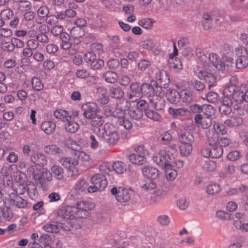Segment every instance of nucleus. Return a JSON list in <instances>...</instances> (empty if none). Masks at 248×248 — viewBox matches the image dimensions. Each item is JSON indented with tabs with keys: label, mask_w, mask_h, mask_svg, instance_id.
I'll use <instances>...</instances> for the list:
<instances>
[{
	"label": "nucleus",
	"mask_w": 248,
	"mask_h": 248,
	"mask_svg": "<svg viewBox=\"0 0 248 248\" xmlns=\"http://www.w3.org/2000/svg\"><path fill=\"white\" fill-rule=\"evenodd\" d=\"M238 56L236 60L235 67L237 69H244L248 66V56L245 52H241L239 49L236 50Z\"/></svg>",
	"instance_id": "nucleus-14"
},
{
	"label": "nucleus",
	"mask_w": 248,
	"mask_h": 248,
	"mask_svg": "<svg viewBox=\"0 0 248 248\" xmlns=\"http://www.w3.org/2000/svg\"><path fill=\"white\" fill-rule=\"evenodd\" d=\"M140 185L141 188L146 191L154 190L153 194L155 197H151V200L154 202H156L158 198L164 196L167 193L166 186L162 182L156 183L152 179H147L144 181H142Z\"/></svg>",
	"instance_id": "nucleus-1"
},
{
	"label": "nucleus",
	"mask_w": 248,
	"mask_h": 248,
	"mask_svg": "<svg viewBox=\"0 0 248 248\" xmlns=\"http://www.w3.org/2000/svg\"><path fill=\"white\" fill-rule=\"evenodd\" d=\"M43 228L48 232L57 233L59 232V221H56L46 224Z\"/></svg>",
	"instance_id": "nucleus-34"
},
{
	"label": "nucleus",
	"mask_w": 248,
	"mask_h": 248,
	"mask_svg": "<svg viewBox=\"0 0 248 248\" xmlns=\"http://www.w3.org/2000/svg\"><path fill=\"white\" fill-rule=\"evenodd\" d=\"M141 171L143 176L148 179H155L159 175V171L156 168L149 166L143 167Z\"/></svg>",
	"instance_id": "nucleus-16"
},
{
	"label": "nucleus",
	"mask_w": 248,
	"mask_h": 248,
	"mask_svg": "<svg viewBox=\"0 0 248 248\" xmlns=\"http://www.w3.org/2000/svg\"><path fill=\"white\" fill-rule=\"evenodd\" d=\"M91 182L93 186H91L88 188V191L90 193L103 190L108 184L105 176L100 173L93 175L91 179Z\"/></svg>",
	"instance_id": "nucleus-5"
},
{
	"label": "nucleus",
	"mask_w": 248,
	"mask_h": 248,
	"mask_svg": "<svg viewBox=\"0 0 248 248\" xmlns=\"http://www.w3.org/2000/svg\"><path fill=\"white\" fill-rule=\"evenodd\" d=\"M155 91L154 87L148 83H142L141 86V95L142 94L148 97L154 96Z\"/></svg>",
	"instance_id": "nucleus-32"
},
{
	"label": "nucleus",
	"mask_w": 248,
	"mask_h": 248,
	"mask_svg": "<svg viewBox=\"0 0 248 248\" xmlns=\"http://www.w3.org/2000/svg\"><path fill=\"white\" fill-rule=\"evenodd\" d=\"M112 170V165L108 162H103L99 166V170L104 174H108Z\"/></svg>",
	"instance_id": "nucleus-49"
},
{
	"label": "nucleus",
	"mask_w": 248,
	"mask_h": 248,
	"mask_svg": "<svg viewBox=\"0 0 248 248\" xmlns=\"http://www.w3.org/2000/svg\"><path fill=\"white\" fill-rule=\"evenodd\" d=\"M234 225L242 232H248V223H242L239 221H235Z\"/></svg>",
	"instance_id": "nucleus-61"
},
{
	"label": "nucleus",
	"mask_w": 248,
	"mask_h": 248,
	"mask_svg": "<svg viewBox=\"0 0 248 248\" xmlns=\"http://www.w3.org/2000/svg\"><path fill=\"white\" fill-rule=\"evenodd\" d=\"M155 87H154V96L155 95L158 97H161L162 96L164 95L165 91L163 90L164 88L163 86L159 84L158 83H155Z\"/></svg>",
	"instance_id": "nucleus-59"
},
{
	"label": "nucleus",
	"mask_w": 248,
	"mask_h": 248,
	"mask_svg": "<svg viewBox=\"0 0 248 248\" xmlns=\"http://www.w3.org/2000/svg\"><path fill=\"white\" fill-rule=\"evenodd\" d=\"M1 212L4 218L6 220H10L13 218L14 214L10 207L5 206V208H3Z\"/></svg>",
	"instance_id": "nucleus-55"
},
{
	"label": "nucleus",
	"mask_w": 248,
	"mask_h": 248,
	"mask_svg": "<svg viewBox=\"0 0 248 248\" xmlns=\"http://www.w3.org/2000/svg\"><path fill=\"white\" fill-rule=\"evenodd\" d=\"M235 167L232 163L226 164L224 169V171L219 173V176L223 179L225 178L227 176L232 175L235 172Z\"/></svg>",
	"instance_id": "nucleus-31"
},
{
	"label": "nucleus",
	"mask_w": 248,
	"mask_h": 248,
	"mask_svg": "<svg viewBox=\"0 0 248 248\" xmlns=\"http://www.w3.org/2000/svg\"><path fill=\"white\" fill-rule=\"evenodd\" d=\"M180 100L186 104H190L193 100V94L189 90H183L180 92Z\"/></svg>",
	"instance_id": "nucleus-24"
},
{
	"label": "nucleus",
	"mask_w": 248,
	"mask_h": 248,
	"mask_svg": "<svg viewBox=\"0 0 248 248\" xmlns=\"http://www.w3.org/2000/svg\"><path fill=\"white\" fill-rule=\"evenodd\" d=\"M168 65L170 69H181L182 64L178 59L171 58L168 61Z\"/></svg>",
	"instance_id": "nucleus-43"
},
{
	"label": "nucleus",
	"mask_w": 248,
	"mask_h": 248,
	"mask_svg": "<svg viewBox=\"0 0 248 248\" xmlns=\"http://www.w3.org/2000/svg\"><path fill=\"white\" fill-rule=\"evenodd\" d=\"M31 160L36 165L43 166L46 164V156L41 153L34 154L31 156Z\"/></svg>",
	"instance_id": "nucleus-25"
},
{
	"label": "nucleus",
	"mask_w": 248,
	"mask_h": 248,
	"mask_svg": "<svg viewBox=\"0 0 248 248\" xmlns=\"http://www.w3.org/2000/svg\"><path fill=\"white\" fill-rule=\"evenodd\" d=\"M104 65V62L101 59L96 58L91 63V68L93 70H99L101 69Z\"/></svg>",
	"instance_id": "nucleus-51"
},
{
	"label": "nucleus",
	"mask_w": 248,
	"mask_h": 248,
	"mask_svg": "<svg viewBox=\"0 0 248 248\" xmlns=\"http://www.w3.org/2000/svg\"><path fill=\"white\" fill-rule=\"evenodd\" d=\"M128 97L132 102L136 101L141 96V86L138 82H133L130 86V91L128 93Z\"/></svg>",
	"instance_id": "nucleus-13"
},
{
	"label": "nucleus",
	"mask_w": 248,
	"mask_h": 248,
	"mask_svg": "<svg viewBox=\"0 0 248 248\" xmlns=\"http://www.w3.org/2000/svg\"><path fill=\"white\" fill-rule=\"evenodd\" d=\"M198 77L199 78L204 79L209 84L208 85L209 88H210L212 84L216 82L215 76L213 74L204 70L200 71L198 74Z\"/></svg>",
	"instance_id": "nucleus-21"
},
{
	"label": "nucleus",
	"mask_w": 248,
	"mask_h": 248,
	"mask_svg": "<svg viewBox=\"0 0 248 248\" xmlns=\"http://www.w3.org/2000/svg\"><path fill=\"white\" fill-rule=\"evenodd\" d=\"M223 94L233 103H241L244 102V91L242 89L234 84H227L224 89Z\"/></svg>",
	"instance_id": "nucleus-3"
},
{
	"label": "nucleus",
	"mask_w": 248,
	"mask_h": 248,
	"mask_svg": "<svg viewBox=\"0 0 248 248\" xmlns=\"http://www.w3.org/2000/svg\"><path fill=\"white\" fill-rule=\"evenodd\" d=\"M203 167L207 171H212L216 168V163L213 161H206Z\"/></svg>",
	"instance_id": "nucleus-64"
},
{
	"label": "nucleus",
	"mask_w": 248,
	"mask_h": 248,
	"mask_svg": "<svg viewBox=\"0 0 248 248\" xmlns=\"http://www.w3.org/2000/svg\"><path fill=\"white\" fill-rule=\"evenodd\" d=\"M103 78L106 82L110 83H114L117 80L118 77L115 72L108 71L103 74Z\"/></svg>",
	"instance_id": "nucleus-33"
},
{
	"label": "nucleus",
	"mask_w": 248,
	"mask_h": 248,
	"mask_svg": "<svg viewBox=\"0 0 248 248\" xmlns=\"http://www.w3.org/2000/svg\"><path fill=\"white\" fill-rule=\"evenodd\" d=\"M97 137L109 146H114L120 139V135L116 128L111 123L105 124L103 126V130Z\"/></svg>",
	"instance_id": "nucleus-2"
},
{
	"label": "nucleus",
	"mask_w": 248,
	"mask_h": 248,
	"mask_svg": "<svg viewBox=\"0 0 248 248\" xmlns=\"http://www.w3.org/2000/svg\"><path fill=\"white\" fill-rule=\"evenodd\" d=\"M70 33L72 38H80L83 36L84 31L82 28L74 27L72 28Z\"/></svg>",
	"instance_id": "nucleus-40"
},
{
	"label": "nucleus",
	"mask_w": 248,
	"mask_h": 248,
	"mask_svg": "<svg viewBox=\"0 0 248 248\" xmlns=\"http://www.w3.org/2000/svg\"><path fill=\"white\" fill-rule=\"evenodd\" d=\"M62 165L70 171H71V175L76 176L78 175V171L76 166L78 164V160L76 158L64 157L61 159Z\"/></svg>",
	"instance_id": "nucleus-11"
},
{
	"label": "nucleus",
	"mask_w": 248,
	"mask_h": 248,
	"mask_svg": "<svg viewBox=\"0 0 248 248\" xmlns=\"http://www.w3.org/2000/svg\"><path fill=\"white\" fill-rule=\"evenodd\" d=\"M88 185L84 180H80L76 186V190L78 192H83L86 189L88 190Z\"/></svg>",
	"instance_id": "nucleus-57"
},
{
	"label": "nucleus",
	"mask_w": 248,
	"mask_h": 248,
	"mask_svg": "<svg viewBox=\"0 0 248 248\" xmlns=\"http://www.w3.org/2000/svg\"><path fill=\"white\" fill-rule=\"evenodd\" d=\"M124 93L123 89L118 85H114L109 90V95L113 98L120 99L123 98Z\"/></svg>",
	"instance_id": "nucleus-22"
},
{
	"label": "nucleus",
	"mask_w": 248,
	"mask_h": 248,
	"mask_svg": "<svg viewBox=\"0 0 248 248\" xmlns=\"http://www.w3.org/2000/svg\"><path fill=\"white\" fill-rule=\"evenodd\" d=\"M63 32V26L62 25L54 26L51 30L52 34L56 36L61 35Z\"/></svg>",
	"instance_id": "nucleus-63"
},
{
	"label": "nucleus",
	"mask_w": 248,
	"mask_h": 248,
	"mask_svg": "<svg viewBox=\"0 0 248 248\" xmlns=\"http://www.w3.org/2000/svg\"><path fill=\"white\" fill-rule=\"evenodd\" d=\"M166 96L168 101L172 104H177L180 100V92L175 89H170L167 90Z\"/></svg>",
	"instance_id": "nucleus-20"
},
{
	"label": "nucleus",
	"mask_w": 248,
	"mask_h": 248,
	"mask_svg": "<svg viewBox=\"0 0 248 248\" xmlns=\"http://www.w3.org/2000/svg\"><path fill=\"white\" fill-rule=\"evenodd\" d=\"M208 143L211 146H216L219 142V136L217 132L214 130L209 131L207 133Z\"/></svg>",
	"instance_id": "nucleus-29"
},
{
	"label": "nucleus",
	"mask_w": 248,
	"mask_h": 248,
	"mask_svg": "<svg viewBox=\"0 0 248 248\" xmlns=\"http://www.w3.org/2000/svg\"><path fill=\"white\" fill-rule=\"evenodd\" d=\"M95 207L93 202H80L76 204L75 207L76 215L80 218H85L90 216V211Z\"/></svg>",
	"instance_id": "nucleus-6"
},
{
	"label": "nucleus",
	"mask_w": 248,
	"mask_h": 248,
	"mask_svg": "<svg viewBox=\"0 0 248 248\" xmlns=\"http://www.w3.org/2000/svg\"><path fill=\"white\" fill-rule=\"evenodd\" d=\"M16 5L18 10L20 11H28L31 7V3L27 0H24Z\"/></svg>",
	"instance_id": "nucleus-46"
},
{
	"label": "nucleus",
	"mask_w": 248,
	"mask_h": 248,
	"mask_svg": "<svg viewBox=\"0 0 248 248\" xmlns=\"http://www.w3.org/2000/svg\"><path fill=\"white\" fill-rule=\"evenodd\" d=\"M208 60L217 69L221 71L225 70L224 63L220 61L219 58L217 54L214 53L209 54Z\"/></svg>",
	"instance_id": "nucleus-19"
},
{
	"label": "nucleus",
	"mask_w": 248,
	"mask_h": 248,
	"mask_svg": "<svg viewBox=\"0 0 248 248\" xmlns=\"http://www.w3.org/2000/svg\"><path fill=\"white\" fill-rule=\"evenodd\" d=\"M92 118H88L91 120L90 124L92 131L97 136L103 130L102 126L104 122L103 118L99 115H95L92 117Z\"/></svg>",
	"instance_id": "nucleus-10"
},
{
	"label": "nucleus",
	"mask_w": 248,
	"mask_h": 248,
	"mask_svg": "<svg viewBox=\"0 0 248 248\" xmlns=\"http://www.w3.org/2000/svg\"><path fill=\"white\" fill-rule=\"evenodd\" d=\"M83 115L87 119L92 118L99 112L97 105L94 102H88L82 106Z\"/></svg>",
	"instance_id": "nucleus-12"
},
{
	"label": "nucleus",
	"mask_w": 248,
	"mask_h": 248,
	"mask_svg": "<svg viewBox=\"0 0 248 248\" xmlns=\"http://www.w3.org/2000/svg\"><path fill=\"white\" fill-rule=\"evenodd\" d=\"M153 160L154 162L162 168L168 167L169 165L171 164L173 160V155L172 154L169 155L166 151L161 150L156 155H154Z\"/></svg>",
	"instance_id": "nucleus-8"
},
{
	"label": "nucleus",
	"mask_w": 248,
	"mask_h": 248,
	"mask_svg": "<svg viewBox=\"0 0 248 248\" xmlns=\"http://www.w3.org/2000/svg\"><path fill=\"white\" fill-rule=\"evenodd\" d=\"M52 179L51 173L46 168H42L39 173H37L34 176V180L37 186L46 189L47 187L46 181H51Z\"/></svg>",
	"instance_id": "nucleus-7"
},
{
	"label": "nucleus",
	"mask_w": 248,
	"mask_h": 248,
	"mask_svg": "<svg viewBox=\"0 0 248 248\" xmlns=\"http://www.w3.org/2000/svg\"><path fill=\"white\" fill-rule=\"evenodd\" d=\"M196 55L199 60L203 62L206 61L207 58L204 51L201 48H197L196 49Z\"/></svg>",
	"instance_id": "nucleus-62"
},
{
	"label": "nucleus",
	"mask_w": 248,
	"mask_h": 248,
	"mask_svg": "<svg viewBox=\"0 0 248 248\" xmlns=\"http://www.w3.org/2000/svg\"><path fill=\"white\" fill-rule=\"evenodd\" d=\"M145 114L148 118L155 121H158L160 119V116L157 112L149 108L146 110Z\"/></svg>",
	"instance_id": "nucleus-44"
},
{
	"label": "nucleus",
	"mask_w": 248,
	"mask_h": 248,
	"mask_svg": "<svg viewBox=\"0 0 248 248\" xmlns=\"http://www.w3.org/2000/svg\"><path fill=\"white\" fill-rule=\"evenodd\" d=\"M112 169L119 174L123 173L126 170V165L121 161L115 162L112 165Z\"/></svg>",
	"instance_id": "nucleus-37"
},
{
	"label": "nucleus",
	"mask_w": 248,
	"mask_h": 248,
	"mask_svg": "<svg viewBox=\"0 0 248 248\" xmlns=\"http://www.w3.org/2000/svg\"><path fill=\"white\" fill-rule=\"evenodd\" d=\"M113 116L117 119V120L124 119L125 117L124 111L120 108H116L113 111Z\"/></svg>",
	"instance_id": "nucleus-60"
},
{
	"label": "nucleus",
	"mask_w": 248,
	"mask_h": 248,
	"mask_svg": "<svg viewBox=\"0 0 248 248\" xmlns=\"http://www.w3.org/2000/svg\"><path fill=\"white\" fill-rule=\"evenodd\" d=\"M54 115L56 118L63 119V121H66V118L71 116L67 111L63 109L56 110L54 112Z\"/></svg>",
	"instance_id": "nucleus-42"
},
{
	"label": "nucleus",
	"mask_w": 248,
	"mask_h": 248,
	"mask_svg": "<svg viewBox=\"0 0 248 248\" xmlns=\"http://www.w3.org/2000/svg\"><path fill=\"white\" fill-rule=\"evenodd\" d=\"M128 114L130 117L133 120H139L141 119L143 113L136 108H130L128 109Z\"/></svg>",
	"instance_id": "nucleus-36"
},
{
	"label": "nucleus",
	"mask_w": 248,
	"mask_h": 248,
	"mask_svg": "<svg viewBox=\"0 0 248 248\" xmlns=\"http://www.w3.org/2000/svg\"><path fill=\"white\" fill-rule=\"evenodd\" d=\"M129 160L132 163L136 165H142L146 162L145 156L136 154L129 155Z\"/></svg>",
	"instance_id": "nucleus-28"
},
{
	"label": "nucleus",
	"mask_w": 248,
	"mask_h": 248,
	"mask_svg": "<svg viewBox=\"0 0 248 248\" xmlns=\"http://www.w3.org/2000/svg\"><path fill=\"white\" fill-rule=\"evenodd\" d=\"M172 165H169L168 167H164L166 178L170 181L173 180L177 175V171L171 168Z\"/></svg>",
	"instance_id": "nucleus-38"
},
{
	"label": "nucleus",
	"mask_w": 248,
	"mask_h": 248,
	"mask_svg": "<svg viewBox=\"0 0 248 248\" xmlns=\"http://www.w3.org/2000/svg\"><path fill=\"white\" fill-rule=\"evenodd\" d=\"M71 116L66 118L65 128V130L71 133H74L76 132L79 128L78 124L71 120Z\"/></svg>",
	"instance_id": "nucleus-23"
},
{
	"label": "nucleus",
	"mask_w": 248,
	"mask_h": 248,
	"mask_svg": "<svg viewBox=\"0 0 248 248\" xmlns=\"http://www.w3.org/2000/svg\"><path fill=\"white\" fill-rule=\"evenodd\" d=\"M163 87L164 89L168 87L170 84V78L166 71L161 72L160 78H158V82H156Z\"/></svg>",
	"instance_id": "nucleus-35"
},
{
	"label": "nucleus",
	"mask_w": 248,
	"mask_h": 248,
	"mask_svg": "<svg viewBox=\"0 0 248 248\" xmlns=\"http://www.w3.org/2000/svg\"><path fill=\"white\" fill-rule=\"evenodd\" d=\"M212 123V118H211V115L207 114L206 116H203L201 125L203 129H207L211 126Z\"/></svg>",
	"instance_id": "nucleus-47"
},
{
	"label": "nucleus",
	"mask_w": 248,
	"mask_h": 248,
	"mask_svg": "<svg viewBox=\"0 0 248 248\" xmlns=\"http://www.w3.org/2000/svg\"><path fill=\"white\" fill-rule=\"evenodd\" d=\"M31 85L33 90L35 91H41L43 88V85L41 80L37 77H33L32 78Z\"/></svg>",
	"instance_id": "nucleus-50"
},
{
	"label": "nucleus",
	"mask_w": 248,
	"mask_h": 248,
	"mask_svg": "<svg viewBox=\"0 0 248 248\" xmlns=\"http://www.w3.org/2000/svg\"><path fill=\"white\" fill-rule=\"evenodd\" d=\"M149 108L148 104L143 100H140L137 103V106L136 108L138 109L139 110L141 111L143 113V111L145 112L146 110Z\"/></svg>",
	"instance_id": "nucleus-58"
},
{
	"label": "nucleus",
	"mask_w": 248,
	"mask_h": 248,
	"mask_svg": "<svg viewBox=\"0 0 248 248\" xmlns=\"http://www.w3.org/2000/svg\"><path fill=\"white\" fill-rule=\"evenodd\" d=\"M232 104L230 99L223 96L222 98V104L219 107V111L221 114H229L232 111Z\"/></svg>",
	"instance_id": "nucleus-18"
},
{
	"label": "nucleus",
	"mask_w": 248,
	"mask_h": 248,
	"mask_svg": "<svg viewBox=\"0 0 248 248\" xmlns=\"http://www.w3.org/2000/svg\"><path fill=\"white\" fill-rule=\"evenodd\" d=\"M243 123V119L239 116H233L224 121V124L229 127L240 125Z\"/></svg>",
	"instance_id": "nucleus-26"
},
{
	"label": "nucleus",
	"mask_w": 248,
	"mask_h": 248,
	"mask_svg": "<svg viewBox=\"0 0 248 248\" xmlns=\"http://www.w3.org/2000/svg\"><path fill=\"white\" fill-rule=\"evenodd\" d=\"M55 124L52 121L44 122L41 125L42 130L47 134H50L53 132L55 130Z\"/></svg>",
	"instance_id": "nucleus-30"
},
{
	"label": "nucleus",
	"mask_w": 248,
	"mask_h": 248,
	"mask_svg": "<svg viewBox=\"0 0 248 248\" xmlns=\"http://www.w3.org/2000/svg\"><path fill=\"white\" fill-rule=\"evenodd\" d=\"M75 207L72 206H67L65 208H63L59 209L58 211L57 215L58 217L66 219L72 220L75 217Z\"/></svg>",
	"instance_id": "nucleus-15"
},
{
	"label": "nucleus",
	"mask_w": 248,
	"mask_h": 248,
	"mask_svg": "<svg viewBox=\"0 0 248 248\" xmlns=\"http://www.w3.org/2000/svg\"><path fill=\"white\" fill-rule=\"evenodd\" d=\"M153 24V22L150 18H145L140 20L139 22V25L146 29H151Z\"/></svg>",
	"instance_id": "nucleus-56"
},
{
	"label": "nucleus",
	"mask_w": 248,
	"mask_h": 248,
	"mask_svg": "<svg viewBox=\"0 0 248 248\" xmlns=\"http://www.w3.org/2000/svg\"><path fill=\"white\" fill-rule=\"evenodd\" d=\"M220 190L219 186L216 184L209 185L206 188V192L210 195L217 194Z\"/></svg>",
	"instance_id": "nucleus-52"
},
{
	"label": "nucleus",
	"mask_w": 248,
	"mask_h": 248,
	"mask_svg": "<svg viewBox=\"0 0 248 248\" xmlns=\"http://www.w3.org/2000/svg\"><path fill=\"white\" fill-rule=\"evenodd\" d=\"M77 77L80 78L86 79L91 77L90 71L85 68L79 69L76 73Z\"/></svg>",
	"instance_id": "nucleus-48"
},
{
	"label": "nucleus",
	"mask_w": 248,
	"mask_h": 248,
	"mask_svg": "<svg viewBox=\"0 0 248 248\" xmlns=\"http://www.w3.org/2000/svg\"><path fill=\"white\" fill-rule=\"evenodd\" d=\"M210 154H211L212 158H219L223 154L222 148L217 145L213 146V147L211 148Z\"/></svg>",
	"instance_id": "nucleus-41"
},
{
	"label": "nucleus",
	"mask_w": 248,
	"mask_h": 248,
	"mask_svg": "<svg viewBox=\"0 0 248 248\" xmlns=\"http://www.w3.org/2000/svg\"><path fill=\"white\" fill-rule=\"evenodd\" d=\"M71 220H67L63 222H59V231L60 229L65 231H72V225Z\"/></svg>",
	"instance_id": "nucleus-54"
},
{
	"label": "nucleus",
	"mask_w": 248,
	"mask_h": 248,
	"mask_svg": "<svg viewBox=\"0 0 248 248\" xmlns=\"http://www.w3.org/2000/svg\"><path fill=\"white\" fill-rule=\"evenodd\" d=\"M110 192L112 195L115 196L116 200L120 202L128 201L131 197V193L128 189L124 187L117 188L114 186Z\"/></svg>",
	"instance_id": "nucleus-9"
},
{
	"label": "nucleus",
	"mask_w": 248,
	"mask_h": 248,
	"mask_svg": "<svg viewBox=\"0 0 248 248\" xmlns=\"http://www.w3.org/2000/svg\"><path fill=\"white\" fill-rule=\"evenodd\" d=\"M44 151L48 154H60L62 153V150L55 145H47L44 148Z\"/></svg>",
	"instance_id": "nucleus-39"
},
{
	"label": "nucleus",
	"mask_w": 248,
	"mask_h": 248,
	"mask_svg": "<svg viewBox=\"0 0 248 248\" xmlns=\"http://www.w3.org/2000/svg\"><path fill=\"white\" fill-rule=\"evenodd\" d=\"M52 175L58 180H62L64 178V170L63 169L56 165H53L51 168Z\"/></svg>",
	"instance_id": "nucleus-27"
},
{
	"label": "nucleus",
	"mask_w": 248,
	"mask_h": 248,
	"mask_svg": "<svg viewBox=\"0 0 248 248\" xmlns=\"http://www.w3.org/2000/svg\"><path fill=\"white\" fill-rule=\"evenodd\" d=\"M14 16L13 11L10 8H7L3 10L0 13V17L3 19H4L7 22H9L10 19H11Z\"/></svg>",
	"instance_id": "nucleus-45"
},
{
	"label": "nucleus",
	"mask_w": 248,
	"mask_h": 248,
	"mask_svg": "<svg viewBox=\"0 0 248 248\" xmlns=\"http://www.w3.org/2000/svg\"><path fill=\"white\" fill-rule=\"evenodd\" d=\"M214 128L215 132L217 133L219 132L221 135H224L227 133V129L225 126L222 124L218 122H214Z\"/></svg>",
	"instance_id": "nucleus-53"
},
{
	"label": "nucleus",
	"mask_w": 248,
	"mask_h": 248,
	"mask_svg": "<svg viewBox=\"0 0 248 248\" xmlns=\"http://www.w3.org/2000/svg\"><path fill=\"white\" fill-rule=\"evenodd\" d=\"M179 140L181 143V154L183 156L188 155L192 150V143L194 140L192 134L188 131L181 132L179 134Z\"/></svg>",
	"instance_id": "nucleus-4"
},
{
	"label": "nucleus",
	"mask_w": 248,
	"mask_h": 248,
	"mask_svg": "<svg viewBox=\"0 0 248 248\" xmlns=\"http://www.w3.org/2000/svg\"><path fill=\"white\" fill-rule=\"evenodd\" d=\"M9 198L10 201L19 208H25L28 205V202L26 200L16 194L11 193Z\"/></svg>",
	"instance_id": "nucleus-17"
}]
</instances>
